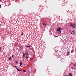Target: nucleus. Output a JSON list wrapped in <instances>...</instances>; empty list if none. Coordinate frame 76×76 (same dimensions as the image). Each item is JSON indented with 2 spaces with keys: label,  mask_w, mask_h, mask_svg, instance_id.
Here are the masks:
<instances>
[{
  "label": "nucleus",
  "mask_w": 76,
  "mask_h": 76,
  "mask_svg": "<svg viewBox=\"0 0 76 76\" xmlns=\"http://www.w3.org/2000/svg\"><path fill=\"white\" fill-rule=\"evenodd\" d=\"M69 54H70V51H68L66 52V55H67V56H69V55H70Z\"/></svg>",
  "instance_id": "f257e3e1"
},
{
  "label": "nucleus",
  "mask_w": 76,
  "mask_h": 76,
  "mask_svg": "<svg viewBox=\"0 0 76 76\" xmlns=\"http://www.w3.org/2000/svg\"><path fill=\"white\" fill-rule=\"evenodd\" d=\"M13 54L12 55V57H13Z\"/></svg>",
  "instance_id": "b1692460"
},
{
  "label": "nucleus",
  "mask_w": 76,
  "mask_h": 76,
  "mask_svg": "<svg viewBox=\"0 0 76 76\" xmlns=\"http://www.w3.org/2000/svg\"><path fill=\"white\" fill-rule=\"evenodd\" d=\"M70 25H71V26H73V24H72V23H71L70 24Z\"/></svg>",
  "instance_id": "dca6fc26"
},
{
  "label": "nucleus",
  "mask_w": 76,
  "mask_h": 76,
  "mask_svg": "<svg viewBox=\"0 0 76 76\" xmlns=\"http://www.w3.org/2000/svg\"><path fill=\"white\" fill-rule=\"evenodd\" d=\"M20 48L21 49H23V47H22V46H21L20 47Z\"/></svg>",
  "instance_id": "2eb2a0df"
},
{
  "label": "nucleus",
  "mask_w": 76,
  "mask_h": 76,
  "mask_svg": "<svg viewBox=\"0 0 76 76\" xmlns=\"http://www.w3.org/2000/svg\"><path fill=\"white\" fill-rule=\"evenodd\" d=\"M56 29L57 31H60L61 30V28H57Z\"/></svg>",
  "instance_id": "f03ea898"
},
{
  "label": "nucleus",
  "mask_w": 76,
  "mask_h": 76,
  "mask_svg": "<svg viewBox=\"0 0 76 76\" xmlns=\"http://www.w3.org/2000/svg\"><path fill=\"white\" fill-rule=\"evenodd\" d=\"M23 72H26V71H25V70H24Z\"/></svg>",
  "instance_id": "412c9836"
},
{
  "label": "nucleus",
  "mask_w": 76,
  "mask_h": 76,
  "mask_svg": "<svg viewBox=\"0 0 76 76\" xmlns=\"http://www.w3.org/2000/svg\"><path fill=\"white\" fill-rule=\"evenodd\" d=\"M1 6L0 5V8H1Z\"/></svg>",
  "instance_id": "5701e85b"
},
{
  "label": "nucleus",
  "mask_w": 76,
  "mask_h": 76,
  "mask_svg": "<svg viewBox=\"0 0 76 76\" xmlns=\"http://www.w3.org/2000/svg\"><path fill=\"white\" fill-rule=\"evenodd\" d=\"M15 67L16 68V69H18V68H17V67L16 66H15Z\"/></svg>",
  "instance_id": "aec40b11"
},
{
  "label": "nucleus",
  "mask_w": 76,
  "mask_h": 76,
  "mask_svg": "<svg viewBox=\"0 0 76 76\" xmlns=\"http://www.w3.org/2000/svg\"><path fill=\"white\" fill-rule=\"evenodd\" d=\"M26 52L27 53H28V52H28V51L26 50Z\"/></svg>",
  "instance_id": "a878e982"
},
{
  "label": "nucleus",
  "mask_w": 76,
  "mask_h": 76,
  "mask_svg": "<svg viewBox=\"0 0 76 76\" xmlns=\"http://www.w3.org/2000/svg\"><path fill=\"white\" fill-rule=\"evenodd\" d=\"M25 54L26 56H28V53H25Z\"/></svg>",
  "instance_id": "9d476101"
},
{
  "label": "nucleus",
  "mask_w": 76,
  "mask_h": 76,
  "mask_svg": "<svg viewBox=\"0 0 76 76\" xmlns=\"http://www.w3.org/2000/svg\"><path fill=\"white\" fill-rule=\"evenodd\" d=\"M54 37H56V38L58 37V36H56V35H55V36H54Z\"/></svg>",
  "instance_id": "4468645a"
},
{
  "label": "nucleus",
  "mask_w": 76,
  "mask_h": 76,
  "mask_svg": "<svg viewBox=\"0 0 76 76\" xmlns=\"http://www.w3.org/2000/svg\"><path fill=\"white\" fill-rule=\"evenodd\" d=\"M17 70H18V71H19V72H21V70H20L19 69L17 68Z\"/></svg>",
  "instance_id": "0eeeda50"
},
{
  "label": "nucleus",
  "mask_w": 76,
  "mask_h": 76,
  "mask_svg": "<svg viewBox=\"0 0 76 76\" xmlns=\"http://www.w3.org/2000/svg\"><path fill=\"white\" fill-rule=\"evenodd\" d=\"M66 76H68V75H66Z\"/></svg>",
  "instance_id": "c85d7f7f"
},
{
  "label": "nucleus",
  "mask_w": 76,
  "mask_h": 76,
  "mask_svg": "<svg viewBox=\"0 0 76 76\" xmlns=\"http://www.w3.org/2000/svg\"><path fill=\"white\" fill-rule=\"evenodd\" d=\"M46 23L44 24V26H46Z\"/></svg>",
  "instance_id": "f8f14e48"
},
{
  "label": "nucleus",
  "mask_w": 76,
  "mask_h": 76,
  "mask_svg": "<svg viewBox=\"0 0 76 76\" xmlns=\"http://www.w3.org/2000/svg\"><path fill=\"white\" fill-rule=\"evenodd\" d=\"M25 53H23V56H22V58L23 59H24V57H25Z\"/></svg>",
  "instance_id": "7ed1b4c3"
},
{
  "label": "nucleus",
  "mask_w": 76,
  "mask_h": 76,
  "mask_svg": "<svg viewBox=\"0 0 76 76\" xmlns=\"http://www.w3.org/2000/svg\"><path fill=\"white\" fill-rule=\"evenodd\" d=\"M69 75L70 76H72V74H71L70 73H69Z\"/></svg>",
  "instance_id": "423d86ee"
},
{
  "label": "nucleus",
  "mask_w": 76,
  "mask_h": 76,
  "mask_svg": "<svg viewBox=\"0 0 76 76\" xmlns=\"http://www.w3.org/2000/svg\"><path fill=\"white\" fill-rule=\"evenodd\" d=\"M22 63L21 62H20V66H22Z\"/></svg>",
  "instance_id": "6e6552de"
},
{
  "label": "nucleus",
  "mask_w": 76,
  "mask_h": 76,
  "mask_svg": "<svg viewBox=\"0 0 76 76\" xmlns=\"http://www.w3.org/2000/svg\"><path fill=\"white\" fill-rule=\"evenodd\" d=\"M1 0H0V1Z\"/></svg>",
  "instance_id": "7c9ffc66"
},
{
  "label": "nucleus",
  "mask_w": 76,
  "mask_h": 76,
  "mask_svg": "<svg viewBox=\"0 0 76 76\" xmlns=\"http://www.w3.org/2000/svg\"><path fill=\"white\" fill-rule=\"evenodd\" d=\"M11 60V57H10L9 58V60Z\"/></svg>",
  "instance_id": "6ab92c4d"
},
{
  "label": "nucleus",
  "mask_w": 76,
  "mask_h": 76,
  "mask_svg": "<svg viewBox=\"0 0 76 76\" xmlns=\"http://www.w3.org/2000/svg\"><path fill=\"white\" fill-rule=\"evenodd\" d=\"M59 32H60V34L61 33V31H59Z\"/></svg>",
  "instance_id": "cd10ccee"
},
{
  "label": "nucleus",
  "mask_w": 76,
  "mask_h": 76,
  "mask_svg": "<svg viewBox=\"0 0 76 76\" xmlns=\"http://www.w3.org/2000/svg\"><path fill=\"white\" fill-rule=\"evenodd\" d=\"M28 58V57L27 56H26V59H27Z\"/></svg>",
  "instance_id": "ddd939ff"
},
{
  "label": "nucleus",
  "mask_w": 76,
  "mask_h": 76,
  "mask_svg": "<svg viewBox=\"0 0 76 76\" xmlns=\"http://www.w3.org/2000/svg\"><path fill=\"white\" fill-rule=\"evenodd\" d=\"M72 27L73 28H75V25H74V24H73L72 25Z\"/></svg>",
  "instance_id": "1a4fd4ad"
},
{
  "label": "nucleus",
  "mask_w": 76,
  "mask_h": 76,
  "mask_svg": "<svg viewBox=\"0 0 76 76\" xmlns=\"http://www.w3.org/2000/svg\"><path fill=\"white\" fill-rule=\"evenodd\" d=\"M26 47H29H29H32V46H27L26 45Z\"/></svg>",
  "instance_id": "20e7f679"
},
{
  "label": "nucleus",
  "mask_w": 76,
  "mask_h": 76,
  "mask_svg": "<svg viewBox=\"0 0 76 76\" xmlns=\"http://www.w3.org/2000/svg\"><path fill=\"white\" fill-rule=\"evenodd\" d=\"M71 69H72L73 70L74 69H73V68L72 67H71Z\"/></svg>",
  "instance_id": "4be33fe9"
},
{
  "label": "nucleus",
  "mask_w": 76,
  "mask_h": 76,
  "mask_svg": "<svg viewBox=\"0 0 76 76\" xmlns=\"http://www.w3.org/2000/svg\"><path fill=\"white\" fill-rule=\"evenodd\" d=\"M1 50V47H0V51Z\"/></svg>",
  "instance_id": "f3484780"
},
{
  "label": "nucleus",
  "mask_w": 76,
  "mask_h": 76,
  "mask_svg": "<svg viewBox=\"0 0 76 76\" xmlns=\"http://www.w3.org/2000/svg\"><path fill=\"white\" fill-rule=\"evenodd\" d=\"M74 66V67H76V65H75Z\"/></svg>",
  "instance_id": "bb28decb"
},
{
  "label": "nucleus",
  "mask_w": 76,
  "mask_h": 76,
  "mask_svg": "<svg viewBox=\"0 0 76 76\" xmlns=\"http://www.w3.org/2000/svg\"><path fill=\"white\" fill-rule=\"evenodd\" d=\"M23 32H22L21 34V36H23Z\"/></svg>",
  "instance_id": "9b49d317"
},
{
  "label": "nucleus",
  "mask_w": 76,
  "mask_h": 76,
  "mask_svg": "<svg viewBox=\"0 0 76 76\" xmlns=\"http://www.w3.org/2000/svg\"><path fill=\"white\" fill-rule=\"evenodd\" d=\"M75 33V31H72L71 32V34H73Z\"/></svg>",
  "instance_id": "39448f33"
},
{
  "label": "nucleus",
  "mask_w": 76,
  "mask_h": 76,
  "mask_svg": "<svg viewBox=\"0 0 76 76\" xmlns=\"http://www.w3.org/2000/svg\"><path fill=\"white\" fill-rule=\"evenodd\" d=\"M18 63V61H16V64H17V63Z\"/></svg>",
  "instance_id": "a211bd4d"
},
{
  "label": "nucleus",
  "mask_w": 76,
  "mask_h": 76,
  "mask_svg": "<svg viewBox=\"0 0 76 76\" xmlns=\"http://www.w3.org/2000/svg\"><path fill=\"white\" fill-rule=\"evenodd\" d=\"M73 51L71 50V53H73Z\"/></svg>",
  "instance_id": "393cba45"
},
{
  "label": "nucleus",
  "mask_w": 76,
  "mask_h": 76,
  "mask_svg": "<svg viewBox=\"0 0 76 76\" xmlns=\"http://www.w3.org/2000/svg\"><path fill=\"white\" fill-rule=\"evenodd\" d=\"M0 26H1V25L0 24Z\"/></svg>",
  "instance_id": "c756f323"
}]
</instances>
